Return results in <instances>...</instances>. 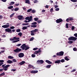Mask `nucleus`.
Instances as JSON below:
<instances>
[{"label": "nucleus", "instance_id": "f257e3e1", "mask_svg": "<svg viewBox=\"0 0 77 77\" xmlns=\"http://www.w3.org/2000/svg\"><path fill=\"white\" fill-rule=\"evenodd\" d=\"M20 48L22 49L23 50H24L25 51L27 50L28 49L30 48V47L28 46L27 45H26V44H23L21 47Z\"/></svg>", "mask_w": 77, "mask_h": 77}, {"label": "nucleus", "instance_id": "f03ea898", "mask_svg": "<svg viewBox=\"0 0 77 77\" xmlns=\"http://www.w3.org/2000/svg\"><path fill=\"white\" fill-rule=\"evenodd\" d=\"M6 65L5 64H3L2 65V67H3V69L4 71H7L8 70V68L9 67V66H10V65H8L5 66Z\"/></svg>", "mask_w": 77, "mask_h": 77}, {"label": "nucleus", "instance_id": "7ed1b4c3", "mask_svg": "<svg viewBox=\"0 0 77 77\" xmlns=\"http://www.w3.org/2000/svg\"><path fill=\"white\" fill-rule=\"evenodd\" d=\"M37 32H38V29H35L34 30H31L30 31V33H31V36H34L35 35V33H36Z\"/></svg>", "mask_w": 77, "mask_h": 77}, {"label": "nucleus", "instance_id": "20e7f679", "mask_svg": "<svg viewBox=\"0 0 77 77\" xmlns=\"http://www.w3.org/2000/svg\"><path fill=\"white\" fill-rule=\"evenodd\" d=\"M77 38L74 37L72 36L68 38L69 41H76L77 40Z\"/></svg>", "mask_w": 77, "mask_h": 77}, {"label": "nucleus", "instance_id": "39448f33", "mask_svg": "<svg viewBox=\"0 0 77 77\" xmlns=\"http://www.w3.org/2000/svg\"><path fill=\"white\" fill-rule=\"evenodd\" d=\"M36 63L37 64H38V65L42 64V63H44V61L42 60H38L37 61Z\"/></svg>", "mask_w": 77, "mask_h": 77}, {"label": "nucleus", "instance_id": "423d86ee", "mask_svg": "<svg viewBox=\"0 0 77 77\" xmlns=\"http://www.w3.org/2000/svg\"><path fill=\"white\" fill-rule=\"evenodd\" d=\"M63 54H64V52L61 51L60 52L57 53L56 54V55H57V56H62L63 55Z\"/></svg>", "mask_w": 77, "mask_h": 77}, {"label": "nucleus", "instance_id": "0eeeda50", "mask_svg": "<svg viewBox=\"0 0 77 77\" xmlns=\"http://www.w3.org/2000/svg\"><path fill=\"white\" fill-rule=\"evenodd\" d=\"M22 50V49L19 48H17L16 49L14 50V52L15 53H18V52H20Z\"/></svg>", "mask_w": 77, "mask_h": 77}, {"label": "nucleus", "instance_id": "6e6552de", "mask_svg": "<svg viewBox=\"0 0 77 77\" xmlns=\"http://www.w3.org/2000/svg\"><path fill=\"white\" fill-rule=\"evenodd\" d=\"M56 21L57 23H61V22H62V21H63V20H62L61 18H60L58 19Z\"/></svg>", "mask_w": 77, "mask_h": 77}, {"label": "nucleus", "instance_id": "1a4fd4ad", "mask_svg": "<svg viewBox=\"0 0 77 77\" xmlns=\"http://www.w3.org/2000/svg\"><path fill=\"white\" fill-rule=\"evenodd\" d=\"M24 56V54L23 53H20L18 54L19 57H23Z\"/></svg>", "mask_w": 77, "mask_h": 77}, {"label": "nucleus", "instance_id": "9d476101", "mask_svg": "<svg viewBox=\"0 0 77 77\" xmlns=\"http://www.w3.org/2000/svg\"><path fill=\"white\" fill-rule=\"evenodd\" d=\"M9 26H10V25H5L2 26V27L6 29V28H8Z\"/></svg>", "mask_w": 77, "mask_h": 77}, {"label": "nucleus", "instance_id": "9b49d317", "mask_svg": "<svg viewBox=\"0 0 77 77\" xmlns=\"http://www.w3.org/2000/svg\"><path fill=\"white\" fill-rule=\"evenodd\" d=\"M38 70H32L30 72L32 74H36V73H38Z\"/></svg>", "mask_w": 77, "mask_h": 77}, {"label": "nucleus", "instance_id": "f8f14e48", "mask_svg": "<svg viewBox=\"0 0 77 77\" xmlns=\"http://www.w3.org/2000/svg\"><path fill=\"white\" fill-rule=\"evenodd\" d=\"M23 16L20 15L18 16V18L19 20H23Z\"/></svg>", "mask_w": 77, "mask_h": 77}, {"label": "nucleus", "instance_id": "ddd939ff", "mask_svg": "<svg viewBox=\"0 0 77 77\" xmlns=\"http://www.w3.org/2000/svg\"><path fill=\"white\" fill-rule=\"evenodd\" d=\"M28 20V23H29L30 21H32L33 20V19H32V16H30V17H29V18Z\"/></svg>", "mask_w": 77, "mask_h": 77}, {"label": "nucleus", "instance_id": "4468645a", "mask_svg": "<svg viewBox=\"0 0 77 77\" xmlns=\"http://www.w3.org/2000/svg\"><path fill=\"white\" fill-rule=\"evenodd\" d=\"M11 30V29L9 28H7L5 29V32L8 33H9Z\"/></svg>", "mask_w": 77, "mask_h": 77}, {"label": "nucleus", "instance_id": "2eb2a0df", "mask_svg": "<svg viewBox=\"0 0 77 77\" xmlns=\"http://www.w3.org/2000/svg\"><path fill=\"white\" fill-rule=\"evenodd\" d=\"M25 63H26L25 61H22L19 63V64L20 65H23V64H24Z\"/></svg>", "mask_w": 77, "mask_h": 77}, {"label": "nucleus", "instance_id": "dca6fc26", "mask_svg": "<svg viewBox=\"0 0 77 77\" xmlns=\"http://www.w3.org/2000/svg\"><path fill=\"white\" fill-rule=\"evenodd\" d=\"M25 3H27L28 5H30V0H25Z\"/></svg>", "mask_w": 77, "mask_h": 77}, {"label": "nucleus", "instance_id": "f3484780", "mask_svg": "<svg viewBox=\"0 0 77 77\" xmlns=\"http://www.w3.org/2000/svg\"><path fill=\"white\" fill-rule=\"evenodd\" d=\"M45 62L46 63H48V64H51V63H52V62H51L50 61H49V60H45Z\"/></svg>", "mask_w": 77, "mask_h": 77}, {"label": "nucleus", "instance_id": "a211bd4d", "mask_svg": "<svg viewBox=\"0 0 77 77\" xmlns=\"http://www.w3.org/2000/svg\"><path fill=\"white\" fill-rule=\"evenodd\" d=\"M7 63H10V64H11V63H13V62H12V61L11 60H8L7 62Z\"/></svg>", "mask_w": 77, "mask_h": 77}, {"label": "nucleus", "instance_id": "6ab92c4d", "mask_svg": "<svg viewBox=\"0 0 77 77\" xmlns=\"http://www.w3.org/2000/svg\"><path fill=\"white\" fill-rule=\"evenodd\" d=\"M55 63H60V60H58L56 61H55Z\"/></svg>", "mask_w": 77, "mask_h": 77}, {"label": "nucleus", "instance_id": "aec40b11", "mask_svg": "<svg viewBox=\"0 0 77 77\" xmlns=\"http://www.w3.org/2000/svg\"><path fill=\"white\" fill-rule=\"evenodd\" d=\"M13 39H14V41L15 40H19L20 38H17L16 37H13Z\"/></svg>", "mask_w": 77, "mask_h": 77}, {"label": "nucleus", "instance_id": "412c9836", "mask_svg": "<svg viewBox=\"0 0 77 77\" xmlns=\"http://www.w3.org/2000/svg\"><path fill=\"white\" fill-rule=\"evenodd\" d=\"M20 41V40H15L12 41V43H15V42H17Z\"/></svg>", "mask_w": 77, "mask_h": 77}, {"label": "nucleus", "instance_id": "4be33fe9", "mask_svg": "<svg viewBox=\"0 0 77 77\" xmlns=\"http://www.w3.org/2000/svg\"><path fill=\"white\" fill-rule=\"evenodd\" d=\"M33 67V66H32V65L29 64L28 65V68H32Z\"/></svg>", "mask_w": 77, "mask_h": 77}, {"label": "nucleus", "instance_id": "5701e85b", "mask_svg": "<svg viewBox=\"0 0 77 77\" xmlns=\"http://www.w3.org/2000/svg\"><path fill=\"white\" fill-rule=\"evenodd\" d=\"M14 4H15V2H10V4H9L10 6H12Z\"/></svg>", "mask_w": 77, "mask_h": 77}, {"label": "nucleus", "instance_id": "b1692460", "mask_svg": "<svg viewBox=\"0 0 77 77\" xmlns=\"http://www.w3.org/2000/svg\"><path fill=\"white\" fill-rule=\"evenodd\" d=\"M38 53H39L38 51H36L34 52L33 54H38Z\"/></svg>", "mask_w": 77, "mask_h": 77}, {"label": "nucleus", "instance_id": "393cba45", "mask_svg": "<svg viewBox=\"0 0 77 77\" xmlns=\"http://www.w3.org/2000/svg\"><path fill=\"white\" fill-rule=\"evenodd\" d=\"M51 66V65H48L46 66V68H50Z\"/></svg>", "mask_w": 77, "mask_h": 77}, {"label": "nucleus", "instance_id": "a878e982", "mask_svg": "<svg viewBox=\"0 0 77 77\" xmlns=\"http://www.w3.org/2000/svg\"><path fill=\"white\" fill-rule=\"evenodd\" d=\"M8 59H14V57H12L11 56H8Z\"/></svg>", "mask_w": 77, "mask_h": 77}, {"label": "nucleus", "instance_id": "bb28decb", "mask_svg": "<svg viewBox=\"0 0 77 77\" xmlns=\"http://www.w3.org/2000/svg\"><path fill=\"white\" fill-rule=\"evenodd\" d=\"M29 23H23L22 24L23 26H27V25H29Z\"/></svg>", "mask_w": 77, "mask_h": 77}, {"label": "nucleus", "instance_id": "cd10ccee", "mask_svg": "<svg viewBox=\"0 0 77 77\" xmlns=\"http://www.w3.org/2000/svg\"><path fill=\"white\" fill-rule=\"evenodd\" d=\"M27 29V27L26 26H23L22 27L23 30H26V29Z\"/></svg>", "mask_w": 77, "mask_h": 77}, {"label": "nucleus", "instance_id": "c85d7f7f", "mask_svg": "<svg viewBox=\"0 0 77 77\" xmlns=\"http://www.w3.org/2000/svg\"><path fill=\"white\" fill-rule=\"evenodd\" d=\"M13 8V6H11L8 7V9H12V8Z\"/></svg>", "mask_w": 77, "mask_h": 77}, {"label": "nucleus", "instance_id": "c756f323", "mask_svg": "<svg viewBox=\"0 0 77 77\" xmlns=\"http://www.w3.org/2000/svg\"><path fill=\"white\" fill-rule=\"evenodd\" d=\"M31 27H34V28H35V27H36L37 26L36 25H31Z\"/></svg>", "mask_w": 77, "mask_h": 77}, {"label": "nucleus", "instance_id": "7c9ffc66", "mask_svg": "<svg viewBox=\"0 0 77 77\" xmlns=\"http://www.w3.org/2000/svg\"><path fill=\"white\" fill-rule=\"evenodd\" d=\"M31 12L32 14H35L36 12V11L34 10H31Z\"/></svg>", "mask_w": 77, "mask_h": 77}, {"label": "nucleus", "instance_id": "2f4dec72", "mask_svg": "<svg viewBox=\"0 0 77 77\" xmlns=\"http://www.w3.org/2000/svg\"><path fill=\"white\" fill-rule=\"evenodd\" d=\"M31 24L32 25H36V24H37V23L36 22H34L32 23Z\"/></svg>", "mask_w": 77, "mask_h": 77}, {"label": "nucleus", "instance_id": "473e14b6", "mask_svg": "<svg viewBox=\"0 0 77 77\" xmlns=\"http://www.w3.org/2000/svg\"><path fill=\"white\" fill-rule=\"evenodd\" d=\"M65 60H67V61L68 60H69V59H68V57H65Z\"/></svg>", "mask_w": 77, "mask_h": 77}, {"label": "nucleus", "instance_id": "72a5a7b5", "mask_svg": "<svg viewBox=\"0 0 77 77\" xmlns=\"http://www.w3.org/2000/svg\"><path fill=\"white\" fill-rule=\"evenodd\" d=\"M18 35H19L20 37L22 35V33L20 32L18 34Z\"/></svg>", "mask_w": 77, "mask_h": 77}, {"label": "nucleus", "instance_id": "f704fd0d", "mask_svg": "<svg viewBox=\"0 0 77 77\" xmlns=\"http://www.w3.org/2000/svg\"><path fill=\"white\" fill-rule=\"evenodd\" d=\"M19 10V8H15L14 9V11H18Z\"/></svg>", "mask_w": 77, "mask_h": 77}, {"label": "nucleus", "instance_id": "c9c22d12", "mask_svg": "<svg viewBox=\"0 0 77 77\" xmlns=\"http://www.w3.org/2000/svg\"><path fill=\"white\" fill-rule=\"evenodd\" d=\"M17 32H21V30L20 29H17L16 30Z\"/></svg>", "mask_w": 77, "mask_h": 77}, {"label": "nucleus", "instance_id": "e433bc0d", "mask_svg": "<svg viewBox=\"0 0 77 77\" xmlns=\"http://www.w3.org/2000/svg\"><path fill=\"white\" fill-rule=\"evenodd\" d=\"M32 8H30L27 11V12H30V11H32Z\"/></svg>", "mask_w": 77, "mask_h": 77}, {"label": "nucleus", "instance_id": "4c0bfd02", "mask_svg": "<svg viewBox=\"0 0 77 77\" xmlns=\"http://www.w3.org/2000/svg\"><path fill=\"white\" fill-rule=\"evenodd\" d=\"M34 3H38V0H35L33 1Z\"/></svg>", "mask_w": 77, "mask_h": 77}, {"label": "nucleus", "instance_id": "58836bf2", "mask_svg": "<svg viewBox=\"0 0 77 77\" xmlns=\"http://www.w3.org/2000/svg\"><path fill=\"white\" fill-rule=\"evenodd\" d=\"M71 1L72 2H73L74 3H75V2H77V0H71Z\"/></svg>", "mask_w": 77, "mask_h": 77}, {"label": "nucleus", "instance_id": "ea45409f", "mask_svg": "<svg viewBox=\"0 0 77 77\" xmlns=\"http://www.w3.org/2000/svg\"><path fill=\"white\" fill-rule=\"evenodd\" d=\"M68 43L71 44H72V43H73V42L72 41H69L68 42Z\"/></svg>", "mask_w": 77, "mask_h": 77}, {"label": "nucleus", "instance_id": "a19ab883", "mask_svg": "<svg viewBox=\"0 0 77 77\" xmlns=\"http://www.w3.org/2000/svg\"><path fill=\"white\" fill-rule=\"evenodd\" d=\"M65 60L63 59H62L61 60H60V62H62V63H63V62H65Z\"/></svg>", "mask_w": 77, "mask_h": 77}, {"label": "nucleus", "instance_id": "79ce46f5", "mask_svg": "<svg viewBox=\"0 0 77 77\" xmlns=\"http://www.w3.org/2000/svg\"><path fill=\"white\" fill-rule=\"evenodd\" d=\"M14 13H13V14H12L10 16V18H12V17H13V16H14Z\"/></svg>", "mask_w": 77, "mask_h": 77}, {"label": "nucleus", "instance_id": "37998d69", "mask_svg": "<svg viewBox=\"0 0 77 77\" xmlns=\"http://www.w3.org/2000/svg\"><path fill=\"white\" fill-rule=\"evenodd\" d=\"M73 50L75 51H77V49L76 48H73Z\"/></svg>", "mask_w": 77, "mask_h": 77}, {"label": "nucleus", "instance_id": "c03bdc74", "mask_svg": "<svg viewBox=\"0 0 77 77\" xmlns=\"http://www.w3.org/2000/svg\"><path fill=\"white\" fill-rule=\"evenodd\" d=\"M34 39V38L33 37H32L29 40L30 41H33Z\"/></svg>", "mask_w": 77, "mask_h": 77}, {"label": "nucleus", "instance_id": "a18cd8bd", "mask_svg": "<svg viewBox=\"0 0 77 77\" xmlns=\"http://www.w3.org/2000/svg\"><path fill=\"white\" fill-rule=\"evenodd\" d=\"M38 48H34L33 49V50H34V51H35L36 50H38Z\"/></svg>", "mask_w": 77, "mask_h": 77}, {"label": "nucleus", "instance_id": "49530a36", "mask_svg": "<svg viewBox=\"0 0 77 77\" xmlns=\"http://www.w3.org/2000/svg\"><path fill=\"white\" fill-rule=\"evenodd\" d=\"M38 18H35L34 19V20L35 21H37L38 20Z\"/></svg>", "mask_w": 77, "mask_h": 77}, {"label": "nucleus", "instance_id": "de8ad7c7", "mask_svg": "<svg viewBox=\"0 0 77 77\" xmlns=\"http://www.w3.org/2000/svg\"><path fill=\"white\" fill-rule=\"evenodd\" d=\"M5 75V73L4 72L2 73H1V74H0L1 76H2V75Z\"/></svg>", "mask_w": 77, "mask_h": 77}, {"label": "nucleus", "instance_id": "09e8293b", "mask_svg": "<svg viewBox=\"0 0 77 77\" xmlns=\"http://www.w3.org/2000/svg\"><path fill=\"white\" fill-rule=\"evenodd\" d=\"M10 29H15V27L14 26H11L10 28Z\"/></svg>", "mask_w": 77, "mask_h": 77}, {"label": "nucleus", "instance_id": "8fccbe9b", "mask_svg": "<svg viewBox=\"0 0 77 77\" xmlns=\"http://www.w3.org/2000/svg\"><path fill=\"white\" fill-rule=\"evenodd\" d=\"M37 22L38 23V24H39V23H41L42 22V21H41V20H38L37 21Z\"/></svg>", "mask_w": 77, "mask_h": 77}, {"label": "nucleus", "instance_id": "3c124183", "mask_svg": "<svg viewBox=\"0 0 77 77\" xmlns=\"http://www.w3.org/2000/svg\"><path fill=\"white\" fill-rule=\"evenodd\" d=\"M13 61L14 62H17V60H16L15 59H13Z\"/></svg>", "mask_w": 77, "mask_h": 77}, {"label": "nucleus", "instance_id": "603ef678", "mask_svg": "<svg viewBox=\"0 0 77 77\" xmlns=\"http://www.w3.org/2000/svg\"><path fill=\"white\" fill-rule=\"evenodd\" d=\"M66 27L67 28H68V23H66Z\"/></svg>", "mask_w": 77, "mask_h": 77}, {"label": "nucleus", "instance_id": "864d4df0", "mask_svg": "<svg viewBox=\"0 0 77 77\" xmlns=\"http://www.w3.org/2000/svg\"><path fill=\"white\" fill-rule=\"evenodd\" d=\"M53 8H52L50 10V12H53Z\"/></svg>", "mask_w": 77, "mask_h": 77}, {"label": "nucleus", "instance_id": "5fc2aeb1", "mask_svg": "<svg viewBox=\"0 0 77 77\" xmlns=\"http://www.w3.org/2000/svg\"><path fill=\"white\" fill-rule=\"evenodd\" d=\"M31 56H32V57H35V56L34 54H32Z\"/></svg>", "mask_w": 77, "mask_h": 77}, {"label": "nucleus", "instance_id": "6e6d98bb", "mask_svg": "<svg viewBox=\"0 0 77 77\" xmlns=\"http://www.w3.org/2000/svg\"><path fill=\"white\" fill-rule=\"evenodd\" d=\"M29 18V17H26L25 18V20H28Z\"/></svg>", "mask_w": 77, "mask_h": 77}, {"label": "nucleus", "instance_id": "4d7b16f0", "mask_svg": "<svg viewBox=\"0 0 77 77\" xmlns=\"http://www.w3.org/2000/svg\"><path fill=\"white\" fill-rule=\"evenodd\" d=\"M55 11H59V8H57L55 9Z\"/></svg>", "mask_w": 77, "mask_h": 77}, {"label": "nucleus", "instance_id": "13d9d810", "mask_svg": "<svg viewBox=\"0 0 77 77\" xmlns=\"http://www.w3.org/2000/svg\"><path fill=\"white\" fill-rule=\"evenodd\" d=\"M74 29H75L74 27V26H72V28H71L72 30H74Z\"/></svg>", "mask_w": 77, "mask_h": 77}, {"label": "nucleus", "instance_id": "bf43d9fd", "mask_svg": "<svg viewBox=\"0 0 77 77\" xmlns=\"http://www.w3.org/2000/svg\"><path fill=\"white\" fill-rule=\"evenodd\" d=\"M41 48H40L39 49L38 51V53H40V52H41Z\"/></svg>", "mask_w": 77, "mask_h": 77}, {"label": "nucleus", "instance_id": "052dcab7", "mask_svg": "<svg viewBox=\"0 0 77 77\" xmlns=\"http://www.w3.org/2000/svg\"><path fill=\"white\" fill-rule=\"evenodd\" d=\"M69 18H68L66 19V21L67 22V23H68V22H69Z\"/></svg>", "mask_w": 77, "mask_h": 77}, {"label": "nucleus", "instance_id": "680f3d73", "mask_svg": "<svg viewBox=\"0 0 77 77\" xmlns=\"http://www.w3.org/2000/svg\"><path fill=\"white\" fill-rule=\"evenodd\" d=\"M3 62H4V60H0V63H3Z\"/></svg>", "mask_w": 77, "mask_h": 77}, {"label": "nucleus", "instance_id": "e2e57ef3", "mask_svg": "<svg viewBox=\"0 0 77 77\" xmlns=\"http://www.w3.org/2000/svg\"><path fill=\"white\" fill-rule=\"evenodd\" d=\"M74 35L75 37H77V33H75L74 34Z\"/></svg>", "mask_w": 77, "mask_h": 77}, {"label": "nucleus", "instance_id": "0e129e2a", "mask_svg": "<svg viewBox=\"0 0 77 77\" xmlns=\"http://www.w3.org/2000/svg\"><path fill=\"white\" fill-rule=\"evenodd\" d=\"M1 1L3 2H6L7 1V0H1Z\"/></svg>", "mask_w": 77, "mask_h": 77}, {"label": "nucleus", "instance_id": "69168bd1", "mask_svg": "<svg viewBox=\"0 0 77 77\" xmlns=\"http://www.w3.org/2000/svg\"><path fill=\"white\" fill-rule=\"evenodd\" d=\"M21 45V44H18L17 45V47H20V46Z\"/></svg>", "mask_w": 77, "mask_h": 77}, {"label": "nucleus", "instance_id": "338daca9", "mask_svg": "<svg viewBox=\"0 0 77 77\" xmlns=\"http://www.w3.org/2000/svg\"><path fill=\"white\" fill-rule=\"evenodd\" d=\"M69 20L70 21H72V20H73V18H70L69 19Z\"/></svg>", "mask_w": 77, "mask_h": 77}, {"label": "nucleus", "instance_id": "774afa93", "mask_svg": "<svg viewBox=\"0 0 77 77\" xmlns=\"http://www.w3.org/2000/svg\"><path fill=\"white\" fill-rule=\"evenodd\" d=\"M10 41H14V38H10Z\"/></svg>", "mask_w": 77, "mask_h": 77}]
</instances>
